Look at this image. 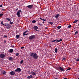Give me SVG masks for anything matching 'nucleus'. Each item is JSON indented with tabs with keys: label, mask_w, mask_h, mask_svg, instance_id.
Wrapping results in <instances>:
<instances>
[{
	"label": "nucleus",
	"mask_w": 79,
	"mask_h": 79,
	"mask_svg": "<svg viewBox=\"0 0 79 79\" xmlns=\"http://www.w3.org/2000/svg\"><path fill=\"white\" fill-rule=\"evenodd\" d=\"M2 13H3V12H2Z\"/></svg>",
	"instance_id": "obj_56"
},
{
	"label": "nucleus",
	"mask_w": 79,
	"mask_h": 79,
	"mask_svg": "<svg viewBox=\"0 0 79 79\" xmlns=\"http://www.w3.org/2000/svg\"><path fill=\"white\" fill-rule=\"evenodd\" d=\"M6 24V23H5V24H4V25H3V26H6V24Z\"/></svg>",
	"instance_id": "obj_38"
},
{
	"label": "nucleus",
	"mask_w": 79,
	"mask_h": 79,
	"mask_svg": "<svg viewBox=\"0 0 79 79\" xmlns=\"http://www.w3.org/2000/svg\"><path fill=\"white\" fill-rule=\"evenodd\" d=\"M16 37L17 38H19V35H16Z\"/></svg>",
	"instance_id": "obj_26"
},
{
	"label": "nucleus",
	"mask_w": 79,
	"mask_h": 79,
	"mask_svg": "<svg viewBox=\"0 0 79 79\" xmlns=\"http://www.w3.org/2000/svg\"><path fill=\"white\" fill-rule=\"evenodd\" d=\"M78 34V31H76L75 32V34L74 35H76V34Z\"/></svg>",
	"instance_id": "obj_25"
},
{
	"label": "nucleus",
	"mask_w": 79,
	"mask_h": 79,
	"mask_svg": "<svg viewBox=\"0 0 79 79\" xmlns=\"http://www.w3.org/2000/svg\"><path fill=\"white\" fill-rule=\"evenodd\" d=\"M2 73L3 75H5L6 74V71H3L2 72Z\"/></svg>",
	"instance_id": "obj_17"
},
{
	"label": "nucleus",
	"mask_w": 79,
	"mask_h": 79,
	"mask_svg": "<svg viewBox=\"0 0 79 79\" xmlns=\"http://www.w3.org/2000/svg\"><path fill=\"white\" fill-rule=\"evenodd\" d=\"M9 60L10 61H11L12 60V57H9Z\"/></svg>",
	"instance_id": "obj_23"
},
{
	"label": "nucleus",
	"mask_w": 79,
	"mask_h": 79,
	"mask_svg": "<svg viewBox=\"0 0 79 79\" xmlns=\"http://www.w3.org/2000/svg\"><path fill=\"white\" fill-rule=\"evenodd\" d=\"M17 42H18L19 43H20V42H21V40H17Z\"/></svg>",
	"instance_id": "obj_30"
},
{
	"label": "nucleus",
	"mask_w": 79,
	"mask_h": 79,
	"mask_svg": "<svg viewBox=\"0 0 79 79\" xmlns=\"http://www.w3.org/2000/svg\"><path fill=\"white\" fill-rule=\"evenodd\" d=\"M61 26H59L57 27V28L58 29H61Z\"/></svg>",
	"instance_id": "obj_22"
},
{
	"label": "nucleus",
	"mask_w": 79,
	"mask_h": 79,
	"mask_svg": "<svg viewBox=\"0 0 79 79\" xmlns=\"http://www.w3.org/2000/svg\"><path fill=\"white\" fill-rule=\"evenodd\" d=\"M21 69L19 68H17V69H15L14 71L15 72H18V73H20L21 72Z\"/></svg>",
	"instance_id": "obj_5"
},
{
	"label": "nucleus",
	"mask_w": 79,
	"mask_h": 79,
	"mask_svg": "<svg viewBox=\"0 0 79 79\" xmlns=\"http://www.w3.org/2000/svg\"><path fill=\"white\" fill-rule=\"evenodd\" d=\"M30 56H32L35 60H37L38 58V55L35 53H31L30 54Z\"/></svg>",
	"instance_id": "obj_1"
},
{
	"label": "nucleus",
	"mask_w": 79,
	"mask_h": 79,
	"mask_svg": "<svg viewBox=\"0 0 79 79\" xmlns=\"http://www.w3.org/2000/svg\"><path fill=\"white\" fill-rule=\"evenodd\" d=\"M10 74L12 76H14L15 74V72L14 71H11L10 73Z\"/></svg>",
	"instance_id": "obj_9"
},
{
	"label": "nucleus",
	"mask_w": 79,
	"mask_h": 79,
	"mask_svg": "<svg viewBox=\"0 0 79 79\" xmlns=\"http://www.w3.org/2000/svg\"><path fill=\"white\" fill-rule=\"evenodd\" d=\"M54 79H58V78H55Z\"/></svg>",
	"instance_id": "obj_53"
},
{
	"label": "nucleus",
	"mask_w": 79,
	"mask_h": 79,
	"mask_svg": "<svg viewBox=\"0 0 79 79\" xmlns=\"http://www.w3.org/2000/svg\"><path fill=\"white\" fill-rule=\"evenodd\" d=\"M11 47L12 48H14L15 46H14V45H11Z\"/></svg>",
	"instance_id": "obj_35"
},
{
	"label": "nucleus",
	"mask_w": 79,
	"mask_h": 79,
	"mask_svg": "<svg viewBox=\"0 0 79 79\" xmlns=\"http://www.w3.org/2000/svg\"><path fill=\"white\" fill-rule=\"evenodd\" d=\"M35 31H37H37L39 32V31L37 30H35Z\"/></svg>",
	"instance_id": "obj_48"
},
{
	"label": "nucleus",
	"mask_w": 79,
	"mask_h": 79,
	"mask_svg": "<svg viewBox=\"0 0 79 79\" xmlns=\"http://www.w3.org/2000/svg\"><path fill=\"white\" fill-rule=\"evenodd\" d=\"M77 21H78V20H75V21H74L73 22V23H77Z\"/></svg>",
	"instance_id": "obj_20"
},
{
	"label": "nucleus",
	"mask_w": 79,
	"mask_h": 79,
	"mask_svg": "<svg viewBox=\"0 0 79 79\" xmlns=\"http://www.w3.org/2000/svg\"><path fill=\"white\" fill-rule=\"evenodd\" d=\"M60 16V14H57L55 16V18H56V19H58V17H59V16Z\"/></svg>",
	"instance_id": "obj_16"
},
{
	"label": "nucleus",
	"mask_w": 79,
	"mask_h": 79,
	"mask_svg": "<svg viewBox=\"0 0 79 79\" xmlns=\"http://www.w3.org/2000/svg\"><path fill=\"white\" fill-rule=\"evenodd\" d=\"M2 6H2V5H1L0 6V8H2Z\"/></svg>",
	"instance_id": "obj_44"
},
{
	"label": "nucleus",
	"mask_w": 79,
	"mask_h": 79,
	"mask_svg": "<svg viewBox=\"0 0 79 79\" xmlns=\"http://www.w3.org/2000/svg\"><path fill=\"white\" fill-rule=\"evenodd\" d=\"M43 20V21H47V20L46 19H44V20Z\"/></svg>",
	"instance_id": "obj_45"
},
{
	"label": "nucleus",
	"mask_w": 79,
	"mask_h": 79,
	"mask_svg": "<svg viewBox=\"0 0 79 79\" xmlns=\"http://www.w3.org/2000/svg\"><path fill=\"white\" fill-rule=\"evenodd\" d=\"M35 39V35H32L29 36V39L30 40H33Z\"/></svg>",
	"instance_id": "obj_2"
},
{
	"label": "nucleus",
	"mask_w": 79,
	"mask_h": 79,
	"mask_svg": "<svg viewBox=\"0 0 79 79\" xmlns=\"http://www.w3.org/2000/svg\"><path fill=\"white\" fill-rule=\"evenodd\" d=\"M71 25H69L68 27V28H71Z\"/></svg>",
	"instance_id": "obj_34"
},
{
	"label": "nucleus",
	"mask_w": 79,
	"mask_h": 79,
	"mask_svg": "<svg viewBox=\"0 0 79 79\" xmlns=\"http://www.w3.org/2000/svg\"><path fill=\"white\" fill-rule=\"evenodd\" d=\"M31 74L33 75V76H36V74L35 72H34V71H32L31 72Z\"/></svg>",
	"instance_id": "obj_11"
},
{
	"label": "nucleus",
	"mask_w": 79,
	"mask_h": 79,
	"mask_svg": "<svg viewBox=\"0 0 79 79\" xmlns=\"http://www.w3.org/2000/svg\"><path fill=\"white\" fill-rule=\"evenodd\" d=\"M23 63V60H22L20 61V63L21 64H22Z\"/></svg>",
	"instance_id": "obj_28"
},
{
	"label": "nucleus",
	"mask_w": 79,
	"mask_h": 79,
	"mask_svg": "<svg viewBox=\"0 0 79 79\" xmlns=\"http://www.w3.org/2000/svg\"><path fill=\"white\" fill-rule=\"evenodd\" d=\"M55 53H57V52H58V49L57 48H55Z\"/></svg>",
	"instance_id": "obj_18"
},
{
	"label": "nucleus",
	"mask_w": 79,
	"mask_h": 79,
	"mask_svg": "<svg viewBox=\"0 0 79 79\" xmlns=\"http://www.w3.org/2000/svg\"><path fill=\"white\" fill-rule=\"evenodd\" d=\"M59 69L60 70V71H63V72H64V69H63V68H62V67H59Z\"/></svg>",
	"instance_id": "obj_13"
},
{
	"label": "nucleus",
	"mask_w": 79,
	"mask_h": 79,
	"mask_svg": "<svg viewBox=\"0 0 79 79\" xmlns=\"http://www.w3.org/2000/svg\"><path fill=\"white\" fill-rule=\"evenodd\" d=\"M19 79H23V78H21V79L19 78Z\"/></svg>",
	"instance_id": "obj_54"
},
{
	"label": "nucleus",
	"mask_w": 79,
	"mask_h": 79,
	"mask_svg": "<svg viewBox=\"0 0 79 79\" xmlns=\"http://www.w3.org/2000/svg\"><path fill=\"white\" fill-rule=\"evenodd\" d=\"M33 78V76L32 75H31L29 76H28L27 77V79H31L32 78Z\"/></svg>",
	"instance_id": "obj_12"
},
{
	"label": "nucleus",
	"mask_w": 79,
	"mask_h": 79,
	"mask_svg": "<svg viewBox=\"0 0 79 79\" xmlns=\"http://www.w3.org/2000/svg\"><path fill=\"white\" fill-rule=\"evenodd\" d=\"M21 10H19L18 11V12H17L16 13V15L17 16H18V17H19L21 16V15L20 14V13L21 12Z\"/></svg>",
	"instance_id": "obj_4"
},
{
	"label": "nucleus",
	"mask_w": 79,
	"mask_h": 79,
	"mask_svg": "<svg viewBox=\"0 0 79 79\" xmlns=\"http://www.w3.org/2000/svg\"><path fill=\"white\" fill-rule=\"evenodd\" d=\"M40 19H41V20H44V19H42L41 18H40Z\"/></svg>",
	"instance_id": "obj_40"
},
{
	"label": "nucleus",
	"mask_w": 79,
	"mask_h": 79,
	"mask_svg": "<svg viewBox=\"0 0 79 79\" xmlns=\"http://www.w3.org/2000/svg\"><path fill=\"white\" fill-rule=\"evenodd\" d=\"M37 29H39V27L37 26H35L33 27V30L34 31H36V30H37Z\"/></svg>",
	"instance_id": "obj_6"
},
{
	"label": "nucleus",
	"mask_w": 79,
	"mask_h": 79,
	"mask_svg": "<svg viewBox=\"0 0 79 79\" xmlns=\"http://www.w3.org/2000/svg\"><path fill=\"white\" fill-rule=\"evenodd\" d=\"M76 61H79V58L77 59Z\"/></svg>",
	"instance_id": "obj_36"
},
{
	"label": "nucleus",
	"mask_w": 79,
	"mask_h": 79,
	"mask_svg": "<svg viewBox=\"0 0 79 79\" xmlns=\"http://www.w3.org/2000/svg\"><path fill=\"white\" fill-rule=\"evenodd\" d=\"M5 55L4 54L2 53L0 54V57L1 58H2V59H4V58H5Z\"/></svg>",
	"instance_id": "obj_3"
},
{
	"label": "nucleus",
	"mask_w": 79,
	"mask_h": 79,
	"mask_svg": "<svg viewBox=\"0 0 79 79\" xmlns=\"http://www.w3.org/2000/svg\"><path fill=\"white\" fill-rule=\"evenodd\" d=\"M64 79H68V78H64Z\"/></svg>",
	"instance_id": "obj_52"
},
{
	"label": "nucleus",
	"mask_w": 79,
	"mask_h": 79,
	"mask_svg": "<svg viewBox=\"0 0 79 79\" xmlns=\"http://www.w3.org/2000/svg\"><path fill=\"white\" fill-rule=\"evenodd\" d=\"M19 53H17L16 54V56H19Z\"/></svg>",
	"instance_id": "obj_27"
},
{
	"label": "nucleus",
	"mask_w": 79,
	"mask_h": 79,
	"mask_svg": "<svg viewBox=\"0 0 79 79\" xmlns=\"http://www.w3.org/2000/svg\"><path fill=\"white\" fill-rule=\"evenodd\" d=\"M18 10V8H17V9H16V10H15V11H16L17 10Z\"/></svg>",
	"instance_id": "obj_46"
},
{
	"label": "nucleus",
	"mask_w": 79,
	"mask_h": 79,
	"mask_svg": "<svg viewBox=\"0 0 79 79\" xmlns=\"http://www.w3.org/2000/svg\"><path fill=\"white\" fill-rule=\"evenodd\" d=\"M4 37H5V38H6V37H7V36L6 35H4Z\"/></svg>",
	"instance_id": "obj_39"
},
{
	"label": "nucleus",
	"mask_w": 79,
	"mask_h": 79,
	"mask_svg": "<svg viewBox=\"0 0 79 79\" xmlns=\"http://www.w3.org/2000/svg\"><path fill=\"white\" fill-rule=\"evenodd\" d=\"M50 47H51V46H50Z\"/></svg>",
	"instance_id": "obj_57"
},
{
	"label": "nucleus",
	"mask_w": 79,
	"mask_h": 79,
	"mask_svg": "<svg viewBox=\"0 0 79 79\" xmlns=\"http://www.w3.org/2000/svg\"><path fill=\"white\" fill-rule=\"evenodd\" d=\"M6 27V29H10V24H8V23H7Z\"/></svg>",
	"instance_id": "obj_8"
},
{
	"label": "nucleus",
	"mask_w": 79,
	"mask_h": 79,
	"mask_svg": "<svg viewBox=\"0 0 79 79\" xmlns=\"http://www.w3.org/2000/svg\"><path fill=\"white\" fill-rule=\"evenodd\" d=\"M33 6L32 5H31L27 6V7L29 8V9H32V8H33Z\"/></svg>",
	"instance_id": "obj_7"
},
{
	"label": "nucleus",
	"mask_w": 79,
	"mask_h": 79,
	"mask_svg": "<svg viewBox=\"0 0 79 79\" xmlns=\"http://www.w3.org/2000/svg\"><path fill=\"white\" fill-rule=\"evenodd\" d=\"M44 21H43V24H44Z\"/></svg>",
	"instance_id": "obj_50"
},
{
	"label": "nucleus",
	"mask_w": 79,
	"mask_h": 79,
	"mask_svg": "<svg viewBox=\"0 0 79 79\" xmlns=\"http://www.w3.org/2000/svg\"><path fill=\"white\" fill-rule=\"evenodd\" d=\"M27 31H25L24 32L23 34V35H28V33L26 34V33H27Z\"/></svg>",
	"instance_id": "obj_14"
},
{
	"label": "nucleus",
	"mask_w": 79,
	"mask_h": 79,
	"mask_svg": "<svg viewBox=\"0 0 79 79\" xmlns=\"http://www.w3.org/2000/svg\"><path fill=\"white\" fill-rule=\"evenodd\" d=\"M3 15V14H0V17H2Z\"/></svg>",
	"instance_id": "obj_31"
},
{
	"label": "nucleus",
	"mask_w": 79,
	"mask_h": 79,
	"mask_svg": "<svg viewBox=\"0 0 79 79\" xmlns=\"http://www.w3.org/2000/svg\"><path fill=\"white\" fill-rule=\"evenodd\" d=\"M27 31V32H29V31H27H27Z\"/></svg>",
	"instance_id": "obj_49"
},
{
	"label": "nucleus",
	"mask_w": 79,
	"mask_h": 79,
	"mask_svg": "<svg viewBox=\"0 0 79 79\" xmlns=\"http://www.w3.org/2000/svg\"><path fill=\"white\" fill-rule=\"evenodd\" d=\"M48 23H49V24H51V25H52V24H53V22H48Z\"/></svg>",
	"instance_id": "obj_19"
},
{
	"label": "nucleus",
	"mask_w": 79,
	"mask_h": 79,
	"mask_svg": "<svg viewBox=\"0 0 79 79\" xmlns=\"http://www.w3.org/2000/svg\"><path fill=\"white\" fill-rule=\"evenodd\" d=\"M71 69V68H69L67 69H67L66 71H69V70H70Z\"/></svg>",
	"instance_id": "obj_29"
},
{
	"label": "nucleus",
	"mask_w": 79,
	"mask_h": 79,
	"mask_svg": "<svg viewBox=\"0 0 79 79\" xmlns=\"http://www.w3.org/2000/svg\"><path fill=\"white\" fill-rule=\"evenodd\" d=\"M9 52H10V53H12L13 52V49H10L9 50Z\"/></svg>",
	"instance_id": "obj_15"
},
{
	"label": "nucleus",
	"mask_w": 79,
	"mask_h": 79,
	"mask_svg": "<svg viewBox=\"0 0 79 79\" xmlns=\"http://www.w3.org/2000/svg\"><path fill=\"white\" fill-rule=\"evenodd\" d=\"M63 60H64V61H65L66 60V58L64 57H63L62 61H63Z\"/></svg>",
	"instance_id": "obj_33"
},
{
	"label": "nucleus",
	"mask_w": 79,
	"mask_h": 79,
	"mask_svg": "<svg viewBox=\"0 0 79 79\" xmlns=\"http://www.w3.org/2000/svg\"><path fill=\"white\" fill-rule=\"evenodd\" d=\"M2 11H4V10H5V9H2Z\"/></svg>",
	"instance_id": "obj_47"
},
{
	"label": "nucleus",
	"mask_w": 79,
	"mask_h": 79,
	"mask_svg": "<svg viewBox=\"0 0 79 79\" xmlns=\"http://www.w3.org/2000/svg\"><path fill=\"white\" fill-rule=\"evenodd\" d=\"M21 41H22V40H21Z\"/></svg>",
	"instance_id": "obj_58"
},
{
	"label": "nucleus",
	"mask_w": 79,
	"mask_h": 79,
	"mask_svg": "<svg viewBox=\"0 0 79 79\" xmlns=\"http://www.w3.org/2000/svg\"><path fill=\"white\" fill-rule=\"evenodd\" d=\"M63 40H54L53 41H52V42H61Z\"/></svg>",
	"instance_id": "obj_10"
},
{
	"label": "nucleus",
	"mask_w": 79,
	"mask_h": 79,
	"mask_svg": "<svg viewBox=\"0 0 79 79\" xmlns=\"http://www.w3.org/2000/svg\"><path fill=\"white\" fill-rule=\"evenodd\" d=\"M27 41L28 42L30 41V42H31V40H28Z\"/></svg>",
	"instance_id": "obj_43"
},
{
	"label": "nucleus",
	"mask_w": 79,
	"mask_h": 79,
	"mask_svg": "<svg viewBox=\"0 0 79 79\" xmlns=\"http://www.w3.org/2000/svg\"><path fill=\"white\" fill-rule=\"evenodd\" d=\"M60 40H62V39H60Z\"/></svg>",
	"instance_id": "obj_55"
},
{
	"label": "nucleus",
	"mask_w": 79,
	"mask_h": 79,
	"mask_svg": "<svg viewBox=\"0 0 79 79\" xmlns=\"http://www.w3.org/2000/svg\"><path fill=\"white\" fill-rule=\"evenodd\" d=\"M23 48H24V47H22L21 48V49H23Z\"/></svg>",
	"instance_id": "obj_41"
},
{
	"label": "nucleus",
	"mask_w": 79,
	"mask_h": 79,
	"mask_svg": "<svg viewBox=\"0 0 79 79\" xmlns=\"http://www.w3.org/2000/svg\"><path fill=\"white\" fill-rule=\"evenodd\" d=\"M4 23H3V21H1V24H2V25H3Z\"/></svg>",
	"instance_id": "obj_32"
},
{
	"label": "nucleus",
	"mask_w": 79,
	"mask_h": 79,
	"mask_svg": "<svg viewBox=\"0 0 79 79\" xmlns=\"http://www.w3.org/2000/svg\"><path fill=\"white\" fill-rule=\"evenodd\" d=\"M38 24H39V25L40 26H42V24H40V23H39Z\"/></svg>",
	"instance_id": "obj_42"
},
{
	"label": "nucleus",
	"mask_w": 79,
	"mask_h": 79,
	"mask_svg": "<svg viewBox=\"0 0 79 79\" xmlns=\"http://www.w3.org/2000/svg\"><path fill=\"white\" fill-rule=\"evenodd\" d=\"M6 19L7 20V21H11V20H10V18H8L7 19Z\"/></svg>",
	"instance_id": "obj_21"
},
{
	"label": "nucleus",
	"mask_w": 79,
	"mask_h": 79,
	"mask_svg": "<svg viewBox=\"0 0 79 79\" xmlns=\"http://www.w3.org/2000/svg\"><path fill=\"white\" fill-rule=\"evenodd\" d=\"M6 40H4V43H6Z\"/></svg>",
	"instance_id": "obj_51"
},
{
	"label": "nucleus",
	"mask_w": 79,
	"mask_h": 79,
	"mask_svg": "<svg viewBox=\"0 0 79 79\" xmlns=\"http://www.w3.org/2000/svg\"><path fill=\"white\" fill-rule=\"evenodd\" d=\"M10 24H13V22H11V21H10Z\"/></svg>",
	"instance_id": "obj_37"
},
{
	"label": "nucleus",
	"mask_w": 79,
	"mask_h": 79,
	"mask_svg": "<svg viewBox=\"0 0 79 79\" xmlns=\"http://www.w3.org/2000/svg\"><path fill=\"white\" fill-rule=\"evenodd\" d=\"M32 23H36V21L35 20H33L32 21Z\"/></svg>",
	"instance_id": "obj_24"
}]
</instances>
